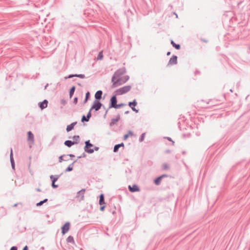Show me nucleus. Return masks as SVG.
<instances>
[{"mask_svg": "<svg viewBox=\"0 0 250 250\" xmlns=\"http://www.w3.org/2000/svg\"><path fill=\"white\" fill-rule=\"evenodd\" d=\"M126 73L125 67H122L118 69L116 71L111 78V82L112 83V88H115L118 86L121 85V83H119L122 81V76Z\"/></svg>", "mask_w": 250, "mask_h": 250, "instance_id": "1", "label": "nucleus"}, {"mask_svg": "<svg viewBox=\"0 0 250 250\" xmlns=\"http://www.w3.org/2000/svg\"><path fill=\"white\" fill-rule=\"evenodd\" d=\"M131 88V86L130 85H125L117 89L114 91V93L117 95H122L129 91Z\"/></svg>", "mask_w": 250, "mask_h": 250, "instance_id": "2", "label": "nucleus"}, {"mask_svg": "<svg viewBox=\"0 0 250 250\" xmlns=\"http://www.w3.org/2000/svg\"><path fill=\"white\" fill-rule=\"evenodd\" d=\"M85 146H84L83 149L84 151L88 154H92L94 152V149L91 147H93L94 145L90 143L89 140H86L84 142Z\"/></svg>", "mask_w": 250, "mask_h": 250, "instance_id": "3", "label": "nucleus"}, {"mask_svg": "<svg viewBox=\"0 0 250 250\" xmlns=\"http://www.w3.org/2000/svg\"><path fill=\"white\" fill-rule=\"evenodd\" d=\"M102 107L105 109L104 105L102 104L100 101H94L90 108L91 110H94L95 111L99 110Z\"/></svg>", "mask_w": 250, "mask_h": 250, "instance_id": "4", "label": "nucleus"}, {"mask_svg": "<svg viewBox=\"0 0 250 250\" xmlns=\"http://www.w3.org/2000/svg\"><path fill=\"white\" fill-rule=\"evenodd\" d=\"M117 95L116 94H114L111 96L110 99L109 103V108H115V105L117 104Z\"/></svg>", "mask_w": 250, "mask_h": 250, "instance_id": "5", "label": "nucleus"}, {"mask_svg": "<svg viewBox=\"0 0 250 250\" xmlns=\"http://www.w3.org/2000/svg\"><path fill=\"white\" fill-rule=\"evenodd\" d=\"M217 144H213L209 148V152L210 153L212 157L215 156L214 159L219 155V152L217 151Z\"/></svg>", "mask_w": 250, "mask_h": 250, "instance_id": "6", "label": "nucleus"}, {"mask_svg": "<svg viewBox=\"0 0 250 250\" xmlns=\"http://www.w3.org/2000/svg\"><path fill=\"white\" fill-rule=\"evenodd\" d=\"M70 227V223L69 222H66L61 227L62 233V235H64L66 233H67Z\"/></svg>", "mask_w": 250, "mask_h": 250, "instance_id": "7", "label": "nucleus"}, {"mask_svg": "<svg viewBox=\"0 0 250 250\" xmlns=\"http://www.w3.org/2000/svg\"><path fill=\"white\" fill-rule=\"evenodd\" d=\"M85 191V189L84 188H83L77 192L76 198H80V201L83 200L84 199V194Z\"/></svg>", "mask_w": 250, "mask_h": 250, "instance_id": "8", "label": "nucleus"}, {"mask_svg": "<svg viewBox=\"0 0 250 250\" xmlns=\"http://www.w3.org/2000/svg\"><path fill=\"white\" fill-rule=\"evenodd\" d=\"M128 189L131 192H138L140 190L139 187L136 184H134L132 186L129 185L128 186Z\"/></svg>", "mask_w": 250, "mask_h": 250, "instance_id": "9", "label": "nucleus"}, {"mask_svg": "<svg viewBox=\"0 0 250 250\" xmlns=\"http://www.w3.org/2000/svg\"><path fill=\"white\" fill-rule=\"evenodd\" d=\"M177 63V56L173 55L172 56V57L170 58L167 65H173V64H176Z\"/></svg>", "mask_w": 250, "mask_h": 250, "instance_id": "10", "label": "nucleus"}, {"mask_svg": "<svg viewBox=\"0 0 250 250\" xmlns=\"http://www.w3.org/2000/svg\"><path fill=\"white\" fill-rule=\"evenodd\" d=\"M48 102L45 99L43 101L39 103L38 105L41 110H43L47 107Z\"/></svg>", "mask_w": 250, "mask_h": 250, "instance_id": "11", "label": "nucleus"}, {"mask_svg": "<svg viewBox=\"0 0 250 250\" xmlns=\"http://www.w3.org/2000/svg\"><path fill=\"white\" fill-rule=\"evenodd\" d=\"M103 91L101 90H98L95 94V100L100 101L102 98Z\"/></svg>", "mask_w": 250, "mask_h": 250, "instance_id": "12", "label": "nucleus"}, {"mask_svg": "<svg viewBox=\"0 0 250 250\" xmlns=\"http://www.w3.org/2000/svg\"><path fill=\"white\" fill-rule=\"evenodd\" d=\"M120 120V115L118 114L117 115L115 118H113L111 120V122L109 123V125L110 126H113L115 124H116L119 120Z\"/></svg>", "mask_w": 250, "mask_h": 250, "instance_id": "13", "label": "nucleus"}, {"mask_svg": "<svg viewBox=\"0 0 250 250\" xmlns=\"http://www.w3.org/2000/svg\"><path fill=\"white\" fill-rule=\"evenodd\" d=\"M77 124V122H74L67 125L66 128V131L69 132L74 129L75 125Z\"/></svg>", "mask_w": 250, "mask_h": 250, "instance_id": "14", "label": "nucleus"}, {"mask_svg": "<svg viewBox=\"0 0 250 250\" xmlns=\"http://www.w3.org/2000/svg\"><path fill=\"white\" fill-rule=\"evenodd\" d=\"M27 140L28 141L31 142L32 143H34V136L31 131H29L27 132Z\"/></svg>", "mask_w": 250, "mask_h": 250, "instance_id": "15", "label": "nucleus"}, {"mask_svg": "<svg viewBox=\"0 0 250 250\" xmlns=\"http://www.w3.org/2000/svg\"><path fill=\"white\" fill-rule=\"evenodd\" d=\"M99 204L100 206H102L104 204H106L104 200V196L103 193H101L99 195Z\"/></svg>", "mask_w": 250, "mask_h": 250, "instance_id": "16", "label": "nucleus"}, {"mask_svg": "<svg viewBox=\"0 0 250 250\" xmlns=\"http://www.w3.org/2000/svg\"><path fill=\"white\" fill-rule=\"evenodd\" d=\"M64 144L68 147H71L73 145L77 144V142H73L71 140H66L64 142Z\"/></svg>", "mask_w": 250, "mask_h": 250, "instance_id": "17", "label": "nucleus"}, {"mask_svg": "<svg viewBox=\"0 0 250 250\" xmlns=\"http://www.w3.org/2000/svg\"><path fill=\"white\" fill-rule=\"evenodd\" d=\"M77 161V160H75L74 162H73L71 164H70L64 170L65 172H68L71 171L73 169V166L74 163Z\"/></svg>", "mask_w": 250, "mask_h": 250, "instance_id": "18", "label": "nucleus"}, {"mask_svg": "<svg viewBox=\"0 0 250 250\" xmlns=\"http://www.w3.org/2000/svg\"><path fill=\"white\" fill-rule=\"evenodd\" d=\"M124 147V144L123 143H121L119 144H116L114 146L113 148V152H117L119 151V149L121 147Z\"/></svg>", "mask_w": 250, "mask_h": 250, "instance_id": "19", "label": "nucleus"}, {"mask_svg": "<svg viewBox=\"0 0 250 250\" xmlns=\"http://www.w3.org/2000/svg\"><path fill=\"white\" fill-rule=\"evenodd\" d=\"M62 174V173L59 175H50V178L51 179V182H56Z\"/></svg>", "mask_w": 250, "mask_h": 250, "instance_id": "20", "label": "nucleus"}, {"mask_svg": "<svg viewBox=\"0 0 250 250\" xmlns=\"http://www.w3.org/2000/svg\"><path fill=\"white\" fill-rule=\"evenodd\" d=\"M137 104V102L136 99H134L133 101L129 102L128 104V106L132 109V108L135 107Z\"/></svg>", "mask_w": 250, "mask_h": 250, "instance_id": "21", "label": "nucleus"}, {"mask_svg": "<svg viewBox=\"0 0 250 250\" xmlns=\"http://www.w3.org/2000/svg\"><path fill=\"white\" fill-rule=\"evenodd\" d=\"M170 43L177 50H179L181 48L180 44L176 43L172 40H171Z\"/></svg>", "mask_w": 250, "mask_h": 250, "instance_id": "22", "label": "nucleus"}, {"mask_svg": "<svg viewBox=\"0 0 250 250\" xmlns=\"http://www.w3.org/2000/svg\"><path fill=\"white\" fill-rule=\"evenodd\" d=\"M75 89H76L75 86H72L70 88L69 91V97L70 98H71L72 97V96H73L74 93L75 91Z\"/></svg>", "mask_w": 250, "mask_h": 250, "instance_id": "23", "label": "nucleus"}, {"mask_svg": "<svg viewBox=\"0 0 250 250\" xmlns=\"http://www.w3.org/2000/svg\"><path fill=\"white\" fill-rule=\"evenodd\" d=\"M162 180V178L159 176L154 179L153 182L156 186H159L160 185Z\"/></svg>", "mask_w": 250, "mask_h": 250, "instance_id": "24", "label": "nucleus"}, {"mask_svg": "<svg viewBox=\"0 0 250 250\" xmlns=\"http://www.w3.org/2000/svg\"><path fill=\"white\" fill-rule=\"evenodd\" d=\"M129 79V76L128 75H125L123 77H122V81H120L119 83H121V85L125 83Z\"/></svg>", "mask_w": 250, "mask_h": 250, "instance_id": "25", "label": "nucleus"}, {"mask_svg": "<svg viewBox=\"0 0 250 250\" xmlns=\"http://www.w3.org/2000/svg\"><path fill=\"white\" fill-rule=\"evenodd\" d=\"M133 132L131 130H129L127 134H125L124 136V140H126L130 135H133Z\"/></svg>", "mask_w": 250, "mask_h": 250, "instance_id": "26", "label": "nucleus"}, {"mask_svg": "<svg viewBox=\"0 0 250 250\" xmlns=\"http://www.w3.org/2000/svg\"><path fill=\"white\" fill-rule=\"evenodd\" d=\"M67 243H74V240L73 236L70 235L66 239Z\"/></svg>", "mask_w": 250, "mask_h": 250, "instance_id": "27", "label": "nucleus"}, {"mask_svg": "<svg viewBox=\"0 0 250 250\" xmlns=\"http://www.w3.org/2000/svg\"><path fill=\"white\" fill-rule=\"evenodd\" d=\"M68 156V155H65V154H63V155H62L61 156H60L59 157V163H62L63 161H68V159H63V157H67Z\"/></svg>", "mask_w": 250, "mask_h": 250, "instance_id": "28", "label": "nucleus"}, {"mask_svg": "<svg viewBox=\"0 0 250 250\" xmlns=\"http://www.w3.org/2000/svg\"><path fill=\"white\" fill-rule=\"evenodd\" d=\"M48 201V199L46 198V199H44V200H42V201H40L39 202L37 203L36 204V206L37 207H40V206H42L44 203L47 202Z\"/></svg>", "mask_w": 250, "mask_h": 250, "instance_id": "29", "label": "nucleus"}, {"mask_svg": "<svg viewBox=\"0 0 250 250\" xmlns=\"http://www.w3.org/2000/svg\"><path fill=\"white\" fill-rule=\"evenodd\" d=\"M103 57H104V55L103 54V51H100L99 53V54L97 57V60H102L103 59Z\"/></svg>", "mask_w": 250, "mask_h": 250, "instance_id": "30", "label": "nucleus"}, {"mask_svg": "<svg viewBox=\"0 0 250 250\" xmlns=\"http://www.w3.org/2000/svg\"><path fill=\"white\" fill-rule=\"evenodd\" d=\"M217 102V101H215V102L213 101L212 100H210L208 103V104H210L211 106H215L217 104L216 103Z\"/></svg>", "mask_w": 250, "mask_h": 250, "instance_id": "31", "label": "nucleus"}, {"mask_svg": "<svg viewBox=\"0 0 250 250\" xmlns=\"http://www.w3.org/2000/svg\"><path fill=\"white\" fill-rule=\"evenodd\" d=\"M72 138L74 140L73 142H77V144L79 143L80 139V136L79 135H74Z\"/></svg>", "mask_w": 250, "mask_h": 250, "instance_id": "32", "label": "nucleus"}, {"mask_svg": "<svg viewBox=\"0 0 250 250\" xmlns=\"http://www.w3.org/2000/svg\"><path fill=\"white\" fill-rule=\"evenodd\" d=\"M125 105H126V104H124V103H121V104H117L115 105V107L114 108L118 109V108H121L122 107L125 106Z\"/></svg>", "mask_w": 250, "mask_h": 250, "instance_id": "33", "label": "nucleus"}, {"mask_svg": "<svg viewBox=\"0 0 250 250\" xmlns=\"http://www.w3.org/2000/svg\"><path fill=\"white\" fill-rule=\"evenodd\" d=\"M10 160V163L15 162H14V158H13L12 148H11Z\"/></svg>", "mask_w": 250, "mask_h": 250, "instance_id": "34", "label": "nucleus"}, {"mask_svg": "<svg viewBox=\"0 0 250 250\" xmlns=\"http://www.w3.org/2000/svg\"><path fill=\"white\" fill-rule=\"evenodd\" d=\"M146 133H143L139 137V141L140 142H142L144 140Z\"/></svg>", "mask_w": 250, "mask_h": 250, "instance_id": "35", "label": "nucleus"}, {"mask_svg": "<svg viewBox=\"0 0 250 250\" xmlns=\"http://www.w3.org/2000/svg\"><path fill=\"white\" fill-rule=\"evenodd\" d=\"M92 110H91V108H90L89 111L88 112L87 115H86V118H87V120H89L90 118L92 116V114H91V111Z\"/></svg>", "mask_w": 250, "mask_h": 250, "instance_id": "36", "label": "nucleus"}, {"mask_svg": "<svg viewBox=\"0 0 250 250\" xmlns=\"http://www.w3.org/2000/svg\"><path fill=\"white\" fill-rule=\"evenodd\" d=\"M89 120H87V118L84 115H83L82 117V119H81V122L82 123H84V122H88Z\"/></svg>", "mask_w": 250, "mask_h": 250, "instance_id": "37", "label": "nucleus"}, {"mask_svg": "<svg viewBox=\"0 0 250 250\" xmlns=\"http://www.w3.org/2000/svg\"><path fill=\"white\" fill-rule=\"evenodd\" d=\"M219 117V115L217 113H213L210 115V118L212 119H214L215 118H218Z\"/></svg>", "mask_w": 250, "mask_h": 250, "instance_id": "38", "label": "nucleus"}, {"mask_svg": "<svg viewBox=\"0 0 250 250\" xmlns=\"http://www.w3.org/2000/svg\"><path fill=\"white\" fill-rule=\"evenodd\" d=\"M163 169L164 170H166V169H167L168 168H169V166L167 164V163H164L163 164Z\"/></svg>", "mask_w": 250, "mask_h": 250, "instance_id": "39", "label": "nucleus"}, {"mask_svg": "<svg viewBox=\"0 0 250 250\" xmlns=\"http://www.w3.org/2000/svg\"><path fill=\"white\" fill-rule=\"evenodd\" d=\"M90 93L89 91H87L85 93V98L86 99V100H89L90 99Z\"/></svg>", "mask_w": 250, "mask_h": 250, "instance_id": "40", "label": "nucleus"}, {"mask_svg": "<svg viewBox=\"0 0 250 250\" xmlns=\"http://www.w3.org/2000/svg\"><path fill=\"white\" fill-rule=\"evenodd\" d=\"M164 139H167V140L168 141H169L170 142H172V144L173 146L174 145V142L173 141H172V139L170 137H164Z\"/></svg>", "mask_w": 250, "mask_h": 250, "instance_id": "41", "label": "nucleus"}, {"mask_svg": "<svg viewBox=\"0 0 250 250\" xmlns=\"http://www.w3.org/2000/svg\"><path fill=\"white\" fill-rule=\"evenodd\" d=\"M56 182H52L51 186L53 188H56L58 187V185L55 184Z\"/></svg>", "mask_w": 250, "mask_h": 250, "instance_id": "42", "label": "nucleus"}, {"mask_svg": "<svg viewBox=\"0 0 250 250\" xmlns=\"http://www.w3.org/2000/svg\"><path fill=\"white\" fill-rule=\"evenodd\" d=\"M86 156V154L84 152H83V153H82V154L81 156L78 157V158H77V160L78 159H81L82 158H84Z\"/></svg>", "mask_w": 250, "mask_h": 250, "instance_id": "43", "label": "nucleus"}, {"mask_svg": "<svg viewBox=\"0 0 250 250\" xmlns=\"http://www.w3.org/2000/svg\"><path fill=\"white\" fill-rule=\"evenodd\" d=\"M61 103L62 105H65L66 104L67 102L65 100H64V99H62L61 101Z\"/></svg>", "mask_w": 250, "mask_h": 250, "instance_id": "44", "label": "nucleus"}, {"mask_svg": "<svg viewBox=\"0 0 250 250\" xmlns=\"http://www.w3.org/2000/svg\"><path fill=\"white\" fill-rule=\"evenodd\" d=\"M106 204H104V205H103L102 206H100V210L102 211H103L104 209H105V208L106 207L105 206Z\"/></svg>", "mask_w": 250, "mask_h": 250, "instance_id": "45", "label": "nucleus"}, {"mask_svg": "<svg viewBox=\"0 0 250 250\" xmlns=\"http://www.w3.org/2000/svg\"><path fill=\"white\" fill-rule=\"evenodd\" d=\"M78 97H75L73 99V103L75 104H76L78 103Z\"/></svg>", "mask_w": 250, "mask_h": 250, "instance_id": "46", "label": "nucleus"}, {"mask_svg": "<svg viewBox=\"0 0 250 250\" xmlns=\"http://www.w3.org/2000/svg\"><path fill=\"white\" fill-rule=\"evenodd\" d=\"M78 77L81 79H84L85 78V75L82 74H78Z\"/></svg>", "mask_w": 250, "mask_h": 250, "instance_id": "47", "label": "nucleus"}, {"mask_svg": "<svg viewBox=\"0 0 250 250\" xmlns=\"http://www.w3.org/2000/svg\"><path fill=\"white\" fill-rule=\"evenodd\" d=\"M73 77V74H70L68 76L65 77L64 79L66 80L67 79L71 78Z\"/></svg>", "mask_w": 250, "mask_h": 250, "instance_id": "48", "label": "nucleus"}, {"mask_svg": "<svg viewBox=\"0 0 250 250\" xmlns=\"http://www.w3.org/2000/svg\"><path fill=\"white\" fill-rule=\"evenodd\" d=\"M160 176L161 177L162 179H163V178H165V177H167L169 176L167 174H162V175H160Z\"/></svg>", "mask_w": 250, "mask_h": 250, "instance_id": "49", "label": "nucleus"}, {"mask_svg": "<svg viewBox=\"0 0 250 250\" xmlns=\"http://www.w3.org/2000/svg\"><path fill=\"white\" fill-rule=\"evenodd\" d=\"M10 250H18V247L17 246H12Z\"/></svg>", "mask_w": 250, "mask_h": 250, "instance_id": "50", "label": "nucleus"}, {"mask_svg": "<svg viewBox=\"0 0 250 250\" xmlns=\"http://www.w3.org/2000/svg\"><path fill=\"white\" fill-rule=\"evenodd\" d=\"M11 167L13 169H15V162L11 163Z\"/></svg>", "mask_w": 250, "mask_h": 250, "instance_id": "51", "label": "nucleus"}, {"mask_svg": "<svg viewBox=\"0 0 250 250\" xmlns=\"http://www.w3.org/2000/svg\"><path fill=\"white\" fill-rule=\"evenodd\" d=\"M93 147H94V148H92V149H94V151H98V150H99V147L96 146H93Z\"/></svg>", "mask_w": 250, "mask_h": 250, "instance_id": "52", "label": "nucleus"}, {"mask_svg": "<svg viewBox=\"0 0 250 250\" xmlns=\"http://www.w3.org/2000/svg\"><path fill=\"white\" fill-rule=\"evenodd\" d=\"M132 110L136 113H138L139 112V109H136L135 107L132 108Z\"/></svg>", "mask_w": 250, "mask_h": 250, "instance_id": "53", "label": "nucleus"}, {"mask_svg": "<svg viewBox=\"0 0 250 250\" xmlns=\"http://www.w3.org/2000/svg\"><path fill=\"white\" fill-rule=\"evenodd\" d=\"M108 109H109L108 108V109H107L105 110V114H104V118H105L106 117V114H107V112H108Z\"/></svg>", "mask_w": 250, "mask_h": 250, "instance_id": "54", "label": "nucleus"}, {"mask_svg": "<svg viewBox=\"0 0 250 250\" xmlns=\"http://www.w3.org/2000/svg\"><path fill=\"white\" fill-rule=\"evenodd\" d=\"M22 250H28V247L27 246H24L23 249H22Z\"/></svg>", "mask_w": 250, "mask_h": 250, "instance_id": "55", "label": "nucleus"}, {"mask_svg": "<svg viewBox=\"0 0 250 250\" xmlns=\"http://www.w3.org/2000/svg\"><path fill=\"white\" fill-rule=\"evenodd\" d=\"M200 74V72L197 70H196L195 71V75H197V74Z\"/></svg>", "mask_w": 250, "mask_h": 250, "instance_id": "56", "label": "nucleus"}, {"mask_svg": "<svg viewBox=\"0 0 250 250\" xmlns=\"http://www.w3.org/2000/svg\"><path fill=\"white\" fill-rule=\"evenodd\" d=\"M67 155H68V156H69L71 158H73V157H75V155L72 154H68Z\"/></svg>", "mask_w": 250, "mask_h": 250, "instance_id": "57", "label": "nucleus"}, {"mask_svg": "<svg viewBox=\"0 0 250 250\" xmlns=\"http://www.w3.org/2000/svg\"><path fill=\"white\" fill-rule=\"evenodd\" d=\"M201 40L203 42H208V41L207 40L205 39H202Z\"/></svg>", "mask_w": 250, "mask_h": 250, "instance_id": "58", "label": "nucleus"}, {"mask_svg": "<svg viewBox=\"0 0 250 250\" xmlns=\"http://www.w3.org/2000/svg\"><path fill=\"white\" fill-rule=\"evenodd\" d=\"M171 54V52L170 51H168L167 53V56H169Z\"/></svg>", "mask_w": 250, "mask_h": 250, "instance_id": "59", "label": "nucleus"}, {"mask_svg": "<svg viewBox=\"0 0 250 250\" xmlns=\"http://www.w3.org/2000/svg\"><path fill=\"white\" fill-rule=\"evenodd\" d=\"M36 190L37 191H41V189L40 188H37L36 189Z\"/></svg>", "mask_w": 250, "mask_h": 250, "instance_id": "60", "label": "nucleus"}, {"mask_svg": "<svg viewBox=\"0 0 250 250\" xmlns=\"http://www.w3.org/2000/svg\"><path fill=\"white\" fill-rule=\"evenodd\" d=\"M88 100H86L85 98L83 101V104H85L87 102Z\"/></svg>", "mask_w": 250, "mask_h": 250, "instance_id": "61", "label": "nucleus"}, {"mask_svg": "<svg viewBox=\"0 0 250 250\" xmlns=\"http://www.w3.org/2000/svg\"><path fill=\"white\" fill-rule=\"evenodd\" d=\"M48 86V83H47L44 86V89L47 88V87Z\"/></svg>", "mask_w": 250, "mask_h": 250, "instance_id": "62", "label": "nucleus"}, {"mask_svg": "<svg viewBox=\"0 0 250 250\" xmlns=\"http://www.w3.org/2000/svg\"><path fill=\"white\" fill-rule=\"evenodd\" d=\"M73 77H78V74H73Z\"/></svg>", "mask_w": 250, "mask_h": 250, "instance_id": "63", "label": "nucleus"}, {"mask_svg": "<svg viewBox=\"0 0 250 250\" xmlns=\"http://www.w3.org/2000/svg\"><path fill=\"white\" fill-rule=\"evenodd\" d=\"M129 113V111H125V114H128Z\"/></svg>", "mask_w": 250, "mask_h": 250, "instance_id": "64", "label": "nucleus"}]
</instances>
